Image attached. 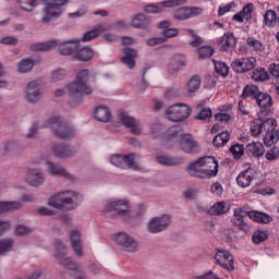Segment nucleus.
<instances>
[{
  "instance_id": "nucleus-25",
  "label": "nucleus",
  "mask_w": 279,
  "mask_h": 279,
  "mask_svg": "<svg viewBox=\"0 0 279 279\" xmlns=\"http://www.w3.org/2000/svg\"><path fill=\"white\" fill-rule=\"evenodd\" d=\"M138 53L133 48H124L122 50L121 63L125 64L128 69H134L136 66V57Z\"/></svg>"
},
{
  "instance_id": "nucleus-47",
  "label": "nucleus",
  "mask_w": 279,
  "mask_h": 279,
  "mask_svg": "<svg viewBox=\"0 0 279 279\" xmlns=\"http://www.w3.org/2000/svg\"><path fill=\"white\" fill-rule=\"evenodd\" d=\"M252 80L254 82H267L269 80V73L263 68H257L253 71Z\"/></svg>"
},
{
  "instance_id": "nucleus-59",
  "label": "nucleus",
  "mask_w": 279,
  "mask_h": 279,
  "mask_svg": "<svg viewBox=\"0 0 279 279\" xmlns=\"http://www.w3.org/2000/svg\"><path fill=\"white\" fill-rule=\"evenodd\" d=\"M4 151H7V154H14V151H19V143L14 141L7 142L4 145Z\"/></svg>"
},
{
  "instance_id": "nucleus-24",
  "label": "nucleus",
  "mask_w": 279,
  "mask_h": 279,
  "mask_svg": "<svg viewBox=\"0 0 279 279\" xmlns=\"http://www.w3.org/2000/svg\"><path fill=\"white\" fill-rule=\"evenodd\" d=\"M270 122H271V118H266V119L257 118V119H254L251 122V125H250V130H251L252 136H260V134H263V130H267L268 124Z\"/></svg>"
},
{
  "instance_id": "nucleus-56",
  "label": "nucleus",
  "mask_w": 279,
  "mask_h": 279,
  "mask_svg": "<svg viewBox=\"0 0 279 279\" xmlns=\"http://www.w3.org/2000/svg\"><path fill=\"white\" fill-rule=\"evenodd\" d=\"M263 241H267V232H265V231H256L253 234V243L258 245V243H263Z\"/></svg>"
},
{
  "instance_id": "nucleus-28",
  "label": "nucleus",
  "mask_w": 279,
  "mask_h": 279,
  "mask_svg": "<svg viewBox=\"0 0 279 279\" xmlns=\"http://www.w3.org/2000/svg\"><path fill=\"white\" fill-rule=\"evenodd\" d=\"M158 165L162 167H179V165H184V158L182 157H171L167 155H161L156 158Z\"/></svg>"
},
{
  "instance_id": "nucleus-60",
  "label": "nucleus",
  "mask_w": 279,
  "mask_h": 279,
  "mask_svg": "<svg viewBox=\"0 0 279 279\" xmlns=\"http://www.w3.org/2000/svg\"><path fill=\"white\" fill-rule=\"evenodd\" d=\"M226 110V107H222L219 113L215 116L216 121H220V123H228L230 121V114L223 112Z\"/></svg>"
},
{
  "instance_id": "nucleus-2",
  "label": "nucleus",
  "mask_w": 279,
  "mask_h": 279,
  "mask_svg": "<svg viewBox=\"0 0 279 279\" xmlns=\"http://www.w3.org/2000/svg\"><path fill=\"white\" fill-rule=\"evenodd\" d=\"M40 128H49L58 138L69 140L75 136V128L62 121L60 116H52L48 118L44 124L38 122L34 123L27 133V137L34 138V136L38 134V130H40Z\"/></svg>"
},
{
  "instance_id": "nucleus-64",
  "label": "nucleus",
  "mask_w": 279,
  "mask_h": 279,
  "mask_svg": "<svg viewBox=\"0 0 279 279\" xmlns=\"http://www.w3.org/2000/svg\"><path fill=\"white\" fill-rule=\"evenodd\" d=\"M269 71L272 77H279V64L271 63L269 66Z\"/></svg>"
},
{
  "instance_id": "nucleus-5",
  "label": "nucleus",
  "mask_w": 279,
  "mask_h": 279,
  "mask_svg": "<svg viewBox=\"0 0 279 279\" xmlns=\"http://www.w3.org/2000/svg\"><path fill=\"white\" fill-rule=\"evenodd\" d=\"M82 194L73 191H61L48 199V206L58 210H75L82 204Z\"/></svg>"
},
{
  "instance_id": "nucleus-23",
  "label": "nucleus",
  "mask_w": 279,
  "mask_h": 279,
  "mask_svg": "<svg viewBox=\"0 0 279 279\" xmlns=\"http://www.w3.org/2000/svg\"><path fill=\"white\" fill-rule=\"evenodd\" d=\"M256 169L248 167L239 173L236 182L242 189H247L248 186H252V182L256 180Z\"/></svg>"
},
{
  "instance_id": "nucleus-27",
  "label": "nucleus",
  "mask_w": 279,
  "mask_h": 279,
  "mask_svg": "<svg viewBox=\"0 0 279 279\" xmlns=\"http://www.w3.org/2000/svg\"><path fill=\"white\" fill-rule=\"evenodd\" d=\"M184 66H186V58L182 54H174L168 63V71L169 73H178V71H182Z\"/></svg>"
},
{
  "instance_id": "nucleus-3",
  "label": "nucleus",
  "mask_w": 279,
  "mask_h": 279,
  "mask_svg": "<svg viewBox=\"0 0 279 279\" xmlns=\"http://www.w3.org/2000/svg\"><path fill=\"white\" fill-rule=\"evenodd\" d=\"M187 173L201 180L215 178L219 173V162L213 156L199 158L187 167Z\"/></svg>"
},
{
  "instance_id": "nucleus-20",
  "label": "nucleus",
  "mask_w": 279,
  "mask_h": 279,
  "mask_svg": "<svg viewBox=\"0 0 279 279\" xmlns=\"http://www.w3.org/2000/svg\"><path fill=\"white\" fill-rule=\"evenodd\" d=\"M45 165L47 167V173L52 178H65V180H73V174H71L66 168L49 160H45Z\"/></svg>"
},
{
  "instance_id": "nucleus-7",
  "label": "nucleus",
  "mask_w": 279,
  "mask_h": 279,
  "mask_svg": "<svg viewBox=\"0 0 279 279\" xmlns=\"http://www.w3.org/2000/svg\"><path fill=\"white\" fill-rule=\"evenodd\" d=\"M54 250L57 251V259L59 265H62L64 269H69L75 279H86V275L82 272L80 266H77V264H75L71 257H66V245H64L62 241H54Z\"/></svg>"
},
{
  "instance_id": "nucleus-32",
  "label": "nucleus",
  "mask_w": 279,
  "mask_h": 279,
  "mask_svg": "<svg viewBox=\"0 0 279 279\" xmlns=\"http://www.w3.org/2000/svg\"><path fill=\"white\" fill-rule=\"evenodd\" d=\"M74 58L80 60V62H88V60H93V49L78 46L76 51H74Z\"/></svg>"
},
{
  "instance_id": "nucleus-9",
  "label": "nucleus",
  "mask_w": 279,
  "mask_h": 279,
  "mask_svg": "<svg viewBox=\"0 0 279 279\" xmlns=\"http://www.w3.org/2000/svg\"><path fill=\"white\" fill-rule=\"evenodd\" d=\"M178 138L179 141V147L184 151L185 154H195L199 147L197 142L193 140V136L191 134H178V131H174L173 133H170L167 137L168 141H175Z\"/></svg>"
},
{
  "instance_id": "nucleus-26",
  "label": "nucleus",
  "mask_w": 279,
  "mask_h": 279,
  "mask_svg": "<svg viewBox=\"0 0 279 279\" xmlns=\"http://www.w3.org/2000/svg\"><path fill=\"white\" fill-rule=\"evenodd\" d=\"M70 241L72 245V250L76 256L82 258L84 253L82 252V233L78 230H73L70 232Z\"/></svg>"
},
{
  "instance_id": "nucleus-6",
  "label": "nucleus",
  "mask_w": 279,
  "mask_h": 279,
  "mask_svg": "<svg viewBox=\"0 0 279 279\" xmlns=\"http://www.w3.org/2000/svg\"><path fill=\"white\" fill-rule=\"evenodd\" d=\"M88 69L81 70L76 73L75 80L66 86V92L72 99L83 97V95H93V87L88 86Z\"/></svg>"
},
{
  "instance_id": "nucleus-1",
  "label": "nucleus",
  "mask_w": 279,
  "mask_h": 279,
  "mask_svg": "<svg viewBox=\"0 0 279 279\" xmlns=\"http://www.w3.org/2000/svg\"><path fill=\"white\" fill-rule=\"evenodd\" d=\"M145 205L137 204L130 210V202L125 198H110L105 202L102 207V215L109 219H123V221H130V219H136L143 215Z\"/></svg>"
},
{
  "instance_id": "nucleus-22",
  "label": "nucleus",
  "mask_w": 279,
  "mask_h": 279,
  "mask_svg": "<svg viewBox=\"0 0 279 279\" xmlns=\"http://www.w3.org/2000/svg\"><path fill=\"white\" fill-rule=\"evenodd\" d=\"M119 120L128 128V130H130L131 134H141V132H143V129H141V122L126 112L121 111L119 113Z\"/></svg>"
},
{
  "instance_id": "nucleus-62",
  "label": "nucleus",
  "mask_w": 279,
  "mask_h": 279,
  "mask_svg": "<svg viewBox=\"0 0 279 279\" xmlns=\"http://www.w3.org/2000/svg\"><path fill=\"white\" fill-rule=\"evenodd\" d=\"M17 236H25V234H31L32 229L24 225H19L15 230Z\"/></svg>"
},
{
  "instance_id": "nucleus-57",
  "label": "nucleus",
  "mask_w": 279,
  "mask_h": 279,
  "mask_svg": "<svg viewBox=\"0 0 279 279\" xmlns=\"http://www.w3.org/2000/svg\"><path fill=\"white\" fill-rule=\"evenodd\" d=\"M180 31L178 28H167L161 32L162 38H175V36H179Z\"/></svg>"
},
{
  "instance_id": "nucleus-15",
  "label": "nucleus",
  "mask_w": 279,
  "mask_h": 279,
  "mask_svg": "<svg viewBox=\"0 0 279 279\" xmlns=\"http://www.w3.org/2000/svg\"><path fill=\"white\" fill-rule=\"evenodd\" d=\"M266 128V134L264 135V145L266 147H271V145H276L279 141V126L278 121L274 118H270V122Z\"/></svg>"
},
{
  "instance_id": "nucleus-54",
  "label": "nucleus",
  "mask_w": 279,
  "mask_h": 279,
  "mask_svg": "<svg viewBox=\"0 0 279 279\" xmlns=\"http://www.w3.org/2000/svg\"><path fill=\"white\" fill-rule=\"evenodd\" d=\"M189 34L192 37V40L190 41L191 47H199V45H202V43H204V40L202 39V37L195 35V31L193 29H187Z\"/></svg>"
},
{
  "instance_id": "nucleus-8",
  "label": "nucleus",
  "mask_w": 279,
  "mask_h": 279,
  "mask_svg": "<svg viewBox=\"0 0 279 279\" xmlns=\"http://www.w3.org/2000/svg\"><path fill=\"white\" fill-rule=\"evenodd\" d=\"M47 4L44 11V16L41 17V23L47 25V23H51V21H56V19H60L62 16V8L69 3V0H47Z\"/></svg>"
},
{
  "instance_id": "nucleus-48",
  "label": "nucleus",
  "mask_w": 279,
  "mask_h": 279,
  "mask_svg": "<svg viewBox=\"0 0 279 279\" xmlns=\"http://www.w3.org/2000/svg\"><path fill=\"white\" fill-rule=\"evenodd\" d=\"M259 93H260V89H258V86L246 85L243 89L241 97L243 98L251 97L252 99H256Z\"/></svg>"
},
{
  "instance_id": "nucleus-61",
  "label": "nucleus",
  "mask_w": 279,
  "mask_h": 279,
  "mask_svg": "<svg viewBox=\"0 0 279 279\" xmlns=\"http://www.w3.org/2000/svg\"><path fill=\"white\" fill-rule=\"evenodd\" d=\"M163 43H167L166 38L162 37H153L146 41V45L148 47H156L157 45H162Z\"/></svg>"
},
{
  "instance_id": "nucleus-21",
  "label": "nucleus",
  "mask_w": 279,
  "mask_h": 279,
  "mask_svg": "<svg viewBox=\"0 0 279 279\" xmlns=\"http://www.w3.org/2000/svg\"><path fill=\"white\" fill-rule=\"evenodd\" d=\"M46 180L47 177L38 168H31L26 172L25 182L29 184V186H40L41 184H45Z\"/></svg>"
},
{
  "instance_id": "nucleus-38",
  "label": "nucleus",
  "mask_w": 279,
  "mask_h": 279,
  "mask_svg": "<svg viewBox=\"0 0 279 279\" xmlns=\"http://www.w3.org/2000/svg\"><path fill=\"white\" fill-rule=\"evenodd\" d=\"M247 216L257 223H269V221H271V216L256 210L247 211Z\"/></svg>"
},
{
  "instance_id": "nucleus-30",
  "label": "nucleus",
  "mask_w": 279,
  "mask_h": 279,
  "mask_svg": "<svg viewBox=\"0 0 279 279\" xmlns=\"http://www.w3.org/2000/svg\"><path fill=\"white\" fill-rule=\"evenodd\" d=\"M255 101L259 108H263V110H266V108H271V106H274V98L271 97V95L265 92H259L257 94V97H255Z\"/></svg>"
},
{
  "instance_id": "nucleus-10",
  "label": "nucleus",
  "mask_w": 279,
  "mask_h": 279,
  "mask_svg": "<svg viewBox=\"0 0 279 279\" xmlns=\"http://www.w3.org/2000/svg\"><path fill=\"white\" fill-rule=\"evenodd\" d=\"M113 242L118 247L122 248L123 252L134 253L138 252V241L130 233L125 231L118 232L112 238Z\"/></svg>"
},
{
  "instance_id": "nucleus-34",
  "label": "nucleus",
  "mask_w": 279,
  "mask_h": 279,
  "mask_svg": "<svg viewBox=\"0 0 279 279\" xmlns=\"http://www.w3.org/2000/svg\"><path fill=\"white\" fill-rule=\"evenodd\" d=\"M247 154L251 156H255L256 158H260L265 154V146L260 142H253L246 145Z\"/></svg>"
},
{
  "instance_id": "nucleus-58",
  "label": "nucleus",
  "mask_w": 279,
  "mask_h": 279,
  "mask_svg": "<svg viewBox=\"0 0 279 279\" xmlns=\"http://www.w3.org/2000/svg\"><path fill=\"white\" fill-rule=\"evenodd\" d=\"M210 117H213V110L210 108H204L196 116V119L199 121H206V119H210Z\"/></svg>"
},
{
  "instance_id": "nucleus-33",
  "label": "nucleus",
  "mask_w": 279,
  "mask_h": 279,
  "mask_svg": "<svg viewBox=\"0 0 279 279\" xmlns=\"http://www.w3.org/2000/svg\"><path fill=\"white\" fill-rule=\"evenodd\" d=\"M202 86V76L194 75L192 76L185 84V90L189 95H193V93H197L199 87Z\"/></svg>"
},
{
  "instance_id": "nucleus-39",
  "label": "nucleus",
  "mask_w": 279,
  "mask_h": 279,
  "mask_svg": "<svg viewBox=\"0 0 279 279\" xmlns=\"http://www.w3.org/2000/svg\"><path fill=\"white\" fill-rule=\"evenodd\" d=\"M104 32H106V26L99 25L96 28H94L89 32H86L82 37V41L88 43V41L93 40V38H97V36H99L100 34H104Z\"/></svg>"
},
{
  "instance_id": "nucleus-31",
  "label": "nucleus",
  "mask_w": 279,
  "mask_h": 279,
  "mask_svg": "<svg viewBox=\"0 0 279 279\" xmlns=\"http://www.w3.org/2000/svg\"><path fill=\"white\" fill-rule=\"evenodd\" d=\"M219 47L221 51H230V49L236 47V38H234V35L227 33L221 37Z\"/></svg>"
},
{
  "instance_id": "nucleus-52",
  "label": "nucleus",
  "mask_w": 279,
  "mask_h": 279,
  "mask_svg": "<svg viewBox=\"0 0 279 279\" xmlns=\"http://www.w3.org/2000/svg\"><path fill=\"white\" fill-rule=\"evenodd\" d=\"M68 72L65 69L59 68L54 71H52L51 73V81L52 82H62V80H64V77H66Z\"/></svg>"
},
{
  "instance_id": "nucleus-35",
  "label": "nucleus",
  "mask_w": 279,
  "mask_h": 279,
  "mask_svg": "<svg viewBox=\"0 0 279 279\" xmlns=\"http://www.w3.org/2000/svg\"><path fill=\"white\" fill-rule=\"evenodd\" d=\"M149 23V17L145 16L144 14H137L132 17L131 27H135L136 29H145Z\"/></svg>"
},
{
  "instance_id": "nucleus-43",
  "label": "nucleus",
  "mask_w": 279,
  "mask_h": 279,
  "mask_svg": "<svg viewBox=\"0 0 279 279\" xmlns=\"http://www.w3.org/2000/svg\"><path fill=\"white\" fill-rule=\"evenodd\" d=\"M228 210H230V207L226 203L218 202L209 208V215H215V216L226 215Z\"/></svg>"
},
{
  "instance_id": "nucleus-12",
  "label": "nucleus",
  "mask_w": 279,
  "mask_h": 279,
  "mask_svg": "<svg viewBox=\"0 0 279 279\" xmlns=\"http://www.w3.org/2000/svg\"><path fill=\"white\" fill-rule=\"evenodd\" d=\"M43 95V84L39 81H31L24 86V99L27 104H39Z\"/></svg>"
},
{
  "instance_id": "nucleus-16",
  "label": "nucleus",
  "mask_w": 279,
  "mask_h": 279,
  "mask_svg": "<svg viewBox=\"0 0 279 279\" xmlns=\"http://www.w3.org/2000/svg\"><path fill=\"white\" fill-rule=\"evenodd\" d=\"M189 0H167L158 5L156 4H149L144 8V11L147 14H160V12H165V8H178L180 5H184V3H187Z\"/></svg>"
},
{
  "instance_id": "nucleus-46",
  "label": "nucleus",
  "mask_w": 279,
  "mask_h": 279,
  "mask_svg": "<svg viewBox=\"0 0 279 279\" xmlns=\"http://www.w3.org/2000/svg\"><path fill=\"white\" fill-rule=\"evenodd\" d=\"M17 5L23 12H32L38 5V0H17Z\"/></svg>"
},
{
  "instance_id": "nucleus-42",
  "label": "nucleus",
  "mask_w": 279,
  "mask_h": 279,
  "mask_svg": "<svg viewBox=\"0 0 279 279\" xmlns=\"http://www.w3.org/2000/svg\"><path fill=\"white\" fill-rule=\"evenodd\" d=\"M34 66H36V61L33 59H22L17 63V71L19 73H29Z\"/></svg>"
},
{
  "instance_id": "nucleus-50",
  "label": "nucleus",
  "mask_w": 279,
  "mask_h": 279,
  "mask_svg": "<svg viewBox=\"0 0 279 279\" xmlns=\"http://www.w3.org/2000/svg\"><path fill=\"white\" fill-rule=\"evenodd\" d=\"M214 66H215L216 73H218V75H222V77H226V75H228L230 71V68L228 66V64L221 61H214Z\"/></svg>"
},
{
  "instance_id": "nucleus-40",
  "label": "nucleus",
  "mask_w": 279,
  "mask_h": 279,
  "mask_svg": "<svg viewBox=\"0 0 279 279\" xmlns=\"http://www.w3.org/2000/svg\"><path fill=\"white\" fill-rule=\"evenodd\" d=\"M14 248V240L10 238H4L0 240V256H5L10 254Z\"/></svg>"
},
{
  "instance_id": "nucleus-44",
  "label": "nucleus",
  "mask_w": 279,
  "mask_h": 279,
  "mask_svg": "<svg viewBox=\"0 0 279 279\" xmlns=\"http://www.w3.org/2000/svg\"><path fill=\"white\" fill-rule=\"evenodd\" d=\"M278 23V13L274 10H267L264 14V25L274 27Z\"/></svg>"
},
{
  "instance_id": "nucleus-45",
  "label": "nucleus",
  "mask_w": 279,
  "mask_h": 279,
  "mask_svg": "<svg viewBox=\"0 0 279 279\" xmlns=\"http://www.w3.org/2000/svg\"><path fill=\"white\" fill-rule=\"evenodd\" d=\"M198 60H207V58H213L215 53V48L211 46H203L196 51Z\"/></svg>"
},
{
  "instance_id": "nucleus-18",
  "label": "nucleus",
  "mask_w": 279,
  "mask_h": 279,
  "mask_svg": "<svg viewBox=\"0 0 279 279\" xmlns=\"http://www.w3.org/2000/svg\"><path fill=\"white\" fill-rule=\"evenodd\" d=\"M231 68L235 73H247L256 69V58H241L231 63Z\"/></svg>"
},
{
  "instance_id": "nucleus-53",
  "label": "nucleus",
  "mask_w": 279,
  "mask_h": 279,
  "mask_svg": "<svg viewBox=\"0 0 279 279\" xmlns=\"http://www.w3.org/2000/svg\"><path fill=\"white\" fill-rule=\"evenodd\" d=\"M230 151L233 155V157L239 160L243 154H245V148L241 144H234L230 147Z\"/></svg>"
},
{
  "instance_id": "nucleus-63",
  "label": "nucleus",
  "mask_w": 279,
  "mask_h": 279,
  "mask_svg": "<svg viewBox=\"0 0 279 279\" xmlns=\"http://www.w3.org/2000/svg\"><path fill=\"white\" fill-rule=\"evenodd\" d=\"M10 226H12L10 220L0 219V236H3L10 230Z\"/></svg>"
},
{
  "instance_id": "nucleus-14",
  "label": "nucleus",
  "mask_w": 279,
  "mask_h": 279,
  "mask_svg": "<svg viewBox=\"0 0 279 279\" xmlns=\"http://www.w3.org/2000/svg\"><path fill=\"white\" fill-rule=\"evenodd\" d=\"M217 265L227 269V271H234V256L227 250L218 248L215 255Z\"/></svg>"
},
{
  "instance_id": "nucleus-36",
  "label": "nucleus",
  "mask_w": 279,
  "mask_h": 279,
  "mask_svg": "<svg viewBox=\"0 0 279 279\" xmlns=\"http://www.w3.org/2000/svg\"><path fill=\"white\" fill-rule=\"evenodd\" d=\"M94 117L97 121H101L102 123H108L110 119H112V114L108 107H98L94 111Z\"/></svg>"
},
{
  "instance_id": "nucleus-51",
  "label": "nucleus",
  "mask_w": 279,
  "mask_h": 279,
  "mask_svg": "<svg viewBox=\"0 0 279 279\" xmlns=\"http://www.w3.org/2000/svg\"><path fill=\"white\" fill-rule=\"evenodd\" d=\"M246 44L248 45V47H252V49H254V51H265V45H263V43H260V40H257L254 37H248L246 39Z\"/></svg>"
},
{
  "instance_id": "nucleus-55",
  "label": "nucleus",
  "mask_w": 279,
  "mask_h": 279,
  "mask_svg": "<svg viewBox=\"0 0 279 279\" xmlns=\"http://www.w3.org/2000/svg\"><path fill=\"white\" fill-rule=\"evenodd\" d=\"M265 158H266V160H269V161L278 160V158H279V148L278 147L270 148L265 154Z\"/></svg>"
},
{
  "instance_id": "nucleus-11",
  "label": "nucleus",
  "mask_w": 279,
  "mask_h": 279,
  "mask_svg": "<svg viewBox=\"0 0 279 279\" xmlns=\"http://www.w3.org/2000/svg\"><path fill=\"white\" fill-rule=\"evenodd\" d=\"M171 217L167 214L161 216L153 217L146 223V231L149 234H160V232H165L169 230V226H171Z\"/></svg>"
},
{
  "instance_id": "nucleus-49",
  "label": "nucleus",
  "mask_w": 279,
  "mask_h": 279,
  "mask_svg": "<svg viewBox=\"0 0 279 279\" xmlns=\"http://www.w3.org/2000/svg\"><path fill=\"white\" fill-rule=\"evenodd\" d=\"M252 15V8L250 5H246L243 8V10L235 15H233V21H236V23H243L244 19H250Z\"/></svg>"
},
{
  "instance_id": "nucleus-4",
  "label": "nucleus",
  "mask_w": 279,
  "mask_h": 279,
  "mask_svg": "<svg viewBox=\"0 0 279 279\" xmlns=\"http://www.w3.org/2000/svg\"><path fill=\"white\" fill-rule=\"evenodd\" d=\"M58 49L61 56H75V51L80 49V40H58L52 39L45 43H38L31 46L32 51H51Z\"/></svg>"
},
{
  "instance_id": "nucleus-17",
  "label": "nucleus",
  "mask_w": 279,
  "mask_h": 279,
  "mask_svg": "<svg viewBox=\"0 0 279 279\" xmlns=\"http://www.w3.org/2000/svg\"><path fill=\"white\" fill-rule=\"evenodd\" d=\"M202 14H204V10L199 7H183L173 12V19L175 21H189V19H193V16H199Z\"/></svg>"
},
{
  "instance_id": "nucleus-29",
  "label": "nucleus",
  "mask_w": 279,
  "mask_h": 279,
  "mask_svg": "<svg viewBox=\"0 0 279 279\" xmlns=\"http://www.w3.org/2000/svg\"><path fill=\"white\" fill-rule=\"evenodd\" d=\"M52 154L57 158H71V156H74L75 150H73L71 147H64L62 145L54 144L52 147Z\"/></svg>"
},
{
  "instance_id": "nucleus-37",
  "label": "nucleus",
  "mask_w": 279,
  "mask_h": 279,
  "mask_svg": "<svg viewBox=\"0 0 279 279\" xmlns=\"http://www.w3.org/2000/svg\"><path fill=\"white\" fill-rule=\"evenodd\" d=\"M21 208H23V203L19 201L0 202V215H3V213H10L12 210H21Z\"/></svg>"
},
{
  "instance_id": "nucleus-13",
  "label": "nucleus",
  "mask_w": 279,
  "mask_h": 279,
  "mask_svg": "<svg viewBox=\"0 0 279 279\" xmlns=\"http://www.w3.org/2000/svg\"><path fill=\"white\" fill-rule=\"evenodd\" d=\"M190 114H191V109L189 108V106L184 104L171 106L166 111L167 119L169 121H173L174 123L184 121V119H189Z\"/></svg>"
},
{
  "instance_id": "nucleus-41",
  "label": "nucleus",
  "mask_w": 279,
  "mask_h": 279,
  "mask_svg": "<svg viewBox=\"0 0 279 279\" xmlns=\"http://www.w3.org/2000/svg\"><path fill=\"white\" fill-rule=\"evenodd\" d=\"M232 222L239 230H243L244 232H247V225L245 223V220L243 219V211L241 209L234 210V217L232 219Z\"/></svg>"
},
{
  "instance_id": "nucleus-19",
  "label": "nucleus",
  "mask_w": 279,
  "mask_h": 279,
  "mask_svg": "<svg viewBox=\"0 0 279 279\" xmlns=\"http://www.w3.org/2000/svg\"><path fill=\"white\" fill-rule=\"evenodd\" d=\"M135 158L136 156L134 154L112 155L110 157V162L113 167H119L120 169H134Z\"/></svg>"
}]
</instances>
